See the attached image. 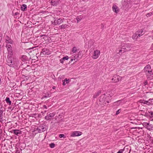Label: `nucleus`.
Here are the masks:
<instances>
[{"label": "nucleus", "mask_w": 153, "mask_h": 153, "mask_svg": "<svg viewBox=\"0 0 153 153\" xmlns=\"http://www.w3.org/2000/svg\"><path fill=\"white\" fill-rule=\"evenodd\" d=\"M121 49L119 50L118 53L119 54L128 52L131 50V47L130 44L127 43H122L121 45Z\"/></svg>", "instance_id": "1"}, {"label": "nucleus", "mask_w": 153, "mask_h": 153, "mask_svg": "<svg viewBox=\"0 0 153 153\" xmlns=\"http://www.w3.org/2000/svg\"><path fill=\"white\" fill-rule=\"evenodd\" d=\"M64 19L54 18L51 21L52 25H60L63 22Z\"/></svg>", "instance_id": "2"}, {"label": "nucleus", "mask_w": 153, "mask_h": 153, "mask_svg": "<svg viewBox=\"0 0 153 153\" xmlns=\"http://www.w3.org/2000/svg\"><path fill=\"white\" fill-rule=\"evenodd\" d=\"M12 55H8L7 56V62L9 64H8L9 66H11V64L13 63V64L14 63V62L16 60V59L14 57H12Z\"/></svg>", "instance_id": "3"}, {"label": "nucleus", "mask_w": 153, "mask_h": 153, "mask_svg": "<svg viewBox=\"0 0 153 153\" xmlns=\"http://www.w3.org/2000/svg\"><path fill=\"white\" fill-rule=\"evenodd\" d=\"M46 129L45 126H40L37 128H35L34 131H36L38 133H41L45 131Z\"/></svg>", "instance_id": "4"}, {"label": "nucleus", "mask_w": 153, "mask_h": 153, "mask_svg": "<svg viewBox=\"0 0 153 153\" xmlns=\"http://www.w3.org/2000/svg\"><path fill=\"white\" fill-rule=\"evenodd\" d=\"M123 5L124 7V8L125 9H128L131 6L130 0H123Z\"/></svg>", "instance_id": "5"}, {"label": "nucleus", "mask_w": 153, "mask_h": 153, "mask_svg": "<svg viewBox=\"0 0 153 153\" xmlns=\"http://www.w3.org/2000/svg\"><path fill=\"white\" fill-rule=\"evenodd\" d=\"M143 126L149 131L153 130V125L149 123L144 122L143 123Z\"/></svg>", "instance_id": "6"}, {"label": "nucleus", "mask_w": 153, "mask_h": 153, "mask_svg": "<svg viewBox=\"0 0 153 153\" xmlns=\"http://www.w3.org/2000/svg\"><path fill=\"white\" fill-rule=\"evenodd\" d=\"M55 114V113L53 112L50 113H47V115L45 117V119L47 120H51L53 119Z\"/></svg>", "instance_id": "7"}, {"label": "nucleus", "mask_w": 153, "mask_h": 153, "mask_svg": "<svg viewBox=\"0 0 153 153\" xmlns=\"http://www.w3.org/2000/svg\"><path fill=\"white\" fill-rule=\"evenodd\" d=\"M100 51L99 50L94 51L92 56V58L94 59H97L100 55Z\"/></svg>", "instance_id": "8"}, {"label": "nucleus", "mask_w": 153, "mask_h": 153, "mask_svg": "<svg viewBox=\"0 0 153 153\" xmlns=\"http://www.w3.org/2000/svg\"><path fill=\"white\" fill-rule=\"evenodd\" d=\"M79 55L78 54L76 55H73L71 57V59L69 62V63H71L73 61H75V62L79 60Z\"/></svg>", "instance_id": "9"}, {"label": "nucleus", "mask_w": 153, "mask_h": 153, "mask_svg": "<svg viewBox=\"0 0 153 153\" xmlns=\"http://www.w3.org/2000/svg\"><path fill=\"white\" fill-rule=\"evenodd\" d=\"M151 68H144V70L146 71V74L147 76L149 75L151 76L153 75V71L151 69Z\"/></svg>", "instance_id": "10"}, {"label": "nucleus", "mask_w": 153, "mask_h": 153, "mask_svg": "<svg viewBox=\"0 0 153 153\" xmlns=\"http://www.w3.org/2000/svg\"><path fill=\"white\" fill-rule=\"evenodd\" d=\"M82 134V133L79 131H74L72 132L71 135V137H75L79 136L81 135Z\"/></svg>", "instance_id": "11"}, {"label": "nucleus", "mask_w": 153, "mask_h": 153, "mask_svg": "<svg viewBox=\"0 0 153 153\" xmlns=\"http://www.w3.org/2000/svg\"><path fill=\"white\" fill-rule=\"evenodd\" d=\"M6 47L8 51V55H12L13 50L10 44H7L6 45Z\"/></svg>", "instance_id": "12"}, {"label": "nucleus", "mask_w": 153, "mask_h": 153, "mask_svg": "<svg viewBox=\"0 0 153 153\" xmlns=\"http://www.w3.org/2000/svg\"><path fill=\"white\" fill-rule=\"evenodd\" d=\"M120 76L117 75H115L113 76V77L111 79L112 82H118L120 79Z\"/></svg>", "instance_id": "13"}, {"label": "nucleus", "mask_w": 153, "mask_h": 153, "mask_svg": "<svg viewBox=\"0 0 153 153\" xmlns=\"http://www.w3.org/2000/svg\"><path fill=\"white\" fill-rule=\"evenodd\" d=\"M51 54L50 52L46 48H43L42 49V51L41 52V54L46 55H48Z\"/></svg>", "instance_id": "14"}, {"label": "nucleus", "mask_w": 153, "mask_h": 153, "mask_svg": "<svg viewBox=\"0 0 153 153\" xmlns=\"http://www.w3.org/2000/svg\"><path fill=\"white\" fill-rule=\"evenodd\" d=\"M11 133H13L15 134L18 135L22 134V131L19 129H13L11 131Z\"/></svg>", "instance_id": "15"}, {"label": "nucleus", "mask_w": 153, "mask_h": 153, "mask_svg": "<svg viewBox=\"0 0 153 153\" xmlns=\"http://www.w3.org/2000/svg\"><path fill=\"white\" fill-rule=\"evenodd\" d=\"M4 39L5 42L7 43L12 44L13 43V41L7 36H5Z\"/></svg>", "instance_id": "16"}, {"label": "nucleus", "mask_w": 153, "mask_h": 153, "mask_svg": "<svg viewBox=\"0 0 153 153\" xmlns=\"http://www.w3.org/2000/svg\"><path fill=\"white\" fill-rule=\"evenodd\" d=\"M112 9L113 11L116 13H118L119 11L118 7L115 4L113 5Z\"/></svg>", "instance_id": "17"}, {"label": "nucleus", "mask_w": 153, "mask_h": 153, "mask_svg": "<svg viewBox=\"0 0 153 153\" xmlns=\"http://www.w3.org/2000/svg\"><path fill=\"white\" fill-rule=\"evenodd\" d=\"M137 35H138L139 37H140L141 36L143 35L145 32L142 30H140L137 32Z\"/></svg>", "instance_id": "18"}, {"label": "nucleus", "mask_w": 153, "mask_h": 153, "mask_svg": "<svg viewBox=\"0 0 153 153\" xmlns=\"http://www.w3.org/2000/svg\"><path fill=\"white\" fill-rule=\"evenodd\" d=\"M68 25L66 24H63L60 25L59 27V28L61 30H64L68 27Z\"/></svg>", "instance_id": "19"}, {"label": "nucleus", "mask_w": 153, "mask_h": 153, "mask_svg": "<svg viewBox=\"0 0 153 153\" xmlns=\"http://www.w3.org/2000/svg\"><path fill=\"white\" fill-rule=\"evenodd\" d=\"M68 56H65L63 57L62 58L60 59V62L62 63H63L65 60H68Z\"/></svg>", "instance_id": "20"}, {"label": "nucleus", "mask_w": 153, "mask_h": 153, "mask_svg": "<svg viewBox=\"0 0 153 153\" xmlns=\"http://www.w3.org/2000/svg\"><path fill=\"white\" fill-rule=\"evenodd\" d=\"M21 60L23 62H25L27 61V58L25 55H23L21 58Z\"/></svg>", "instance_id": "21"}, {"label": "nucleus", "mask_w": 153, "mask_h": 153, "mask_svg": "<svg viewBox=\"0 0 153 153\" xmlns=\"http://www.w3.org/2000/svg\"><path fill=\"white\" fill-rule=\"evenodd\" d=\"M101 93V90H99L97 93H96L93 96L94 98H97Z\"/></svg>", "instance_id": "22"}, {"label": "nucleus", "mask_w": 153, "mask_h": 153, "mask_svg": "<svg viewBox=\"0 0 153 153\" xmlns=\"http://www.w3.org/2000/svg\"><path fill=\"white\" fill-rule=\"evenodd\" d=\"M58 0H52L51 2L52 3V4L54 6L57 4L58 3Z\"/></svg>", "instance_id": "23"}, {"label": "nucleus", "mask_w": 153, "mask_h": 153, "mask_svg": "<svg viewBox=\"0 0 153 153\" xmlns=\"http://www.w3.org/2000/svg\"><path fill=\"white\" fill-rule=\"evenodd\" d=\"M78 50L75 47H74L73 48L71 51V54L74 53H75L77 51H78Z\"/></svg>", "instance_id": "24"}, {"label": "nucleus", "mask_w": 153, "mask_h": 153, "mask_svg": "<svg viewBox=\"0 0 153 153\" xmlns=\"http://www.w3.org/2000/svg\"><path fill=\"white\" fill-rule=\"evenodd\" d=\"M21 10L22 11H24L27 9V5L25 4H22L21 7Z\"/></svg>", "instance_id": "25"}, {"label": "nucleus", "mask_w": 153, "mask_h": 153, "mask_svg": "<svg viewBox=\"0 0 153 153\" xmlns=\"http://www.w3.org/2000/svg\"><path fill=\"white\" fill-rule=\"evenodd\" d=\"M140 102L143 104H146L147 105L150 104V102L148 101H144L143 100H140Z\"/></svg>", "instance_id": "26"}, {"label": "nucleus", "mask_w": 153, "mask_h": 153, "mask_svg": "<svg viewBox=\"0 0 153 153\" xmlns=\"http://www.w3.org/2000/svg\"><path fill=\"white\" fill-rule=\"evenodd\" d=\"M138 36L137 35V32L135 33L132 36L133 39H137L138 38Z\"/></svg>", "instance_id": "27"}, {"label": "nucleus", "mask_w": 153, "mask_h": 153, "mask_svg": "<svg viewBox=\"0 0 153 153\" xmlns=\"http://www.w3.org/2000/svg\"><path fill=\"white\" fill-rule=\"evenodd\" d=\"M6 102L9 104V105H10L11 103V102L10 100V98L9 97H6L5 99Z\"/></svg>", "instance_id": "28"}, {"label": "nucleus", "mask_w": 153, "mask_h": 153, "mask_svg": "<svg viewBox=\"0 0 153 153\" xmlns=\"http://www.w3.org/2000/svg\"><path fill=\"white\" fill-rule=\"evenodd\" d=\"M121 100H119L117 101L116 102H114V104L115 105L117 106L119 105L120 103H121Z\"/></svg>", "instance_id": "29"}, {"label": "nucleus", "mask_w": 153, "mask_h": 153, "mask_svg": "<svg viewBox=\"0 0 153 153\" xmlns=\"http://www.w3.org/2000/svg\"><path fill=\"white\" fill-rule=\"evenodd\" d=\"M105 95H102L100 97V101H103L105 99Z\"/></svg>", "instance_id": "30"}, {"label": "nucleus", "mask_w": 153, "mask_h": 153, "mask_svg": "<svg viewBox=\"0 0 153 153\" xmlns=\"http://www.w3.org/2000/svg\"><path fill=\"white\" fill-rule=\"evenodd\" d=\"M69 79H67V78L65 79L64 80L62 81V82H63L62 85H65L66 84V83H65V82L67 81H69Z\"/></svg>", "instance_id": "31"}, {"label": "nucleus", "mask_w": 153, "mask_h": 153, "mask_svg": "<svg viewBox=\"0 0 153 153\" xmlns=\"http://www.w3.org/2000/svg\"><path fill=\"white\" fill-rule=\"evenodd\" d=\"M21 66H25V67H28L29 65L27 64V63L24 62V63H22Z\"/></svg>", "instance_id": "32"}, {"label": "nucleus", "mask_w": 153, "mask_h": 153, "mask_svg": "<svg viewBox=\"0 0 153 153\" xmlns=\"http://www.w3.org/2000/svg\"><path fill=\"white\" fill-rule=\"evenodd\" d=\"M55 146V145L53 143H51L50 144V146L51 148H54Z\"/></svg>", "instance_id": "33"}, {"label": "nucleus", "mask_w": 153, "mask_h": 153, "mask_svg": "<svg viewBox=\"0 0 153 153\" xmlns=\"http://www.w3.org/2000/svg\"><path fill=\"white\" fill-rule=\"evenodd\" d=\"M59 137L60 138L63 137L64 138H65L66 137L64 135V134H60L59 135Z\"/></svg>", "instance_id": "34"}, {"label": "nucleus", "mask_w": 153, "mask_h": 153, "mask_svg": "<svg viewBox=\"0 0 153 153\" xmlns=\"http://www.w3.org/2000/svg\"><path fill=\"white\" fill-rule=\"evenodd\" d=\"M64 77H65L64 75H60L59 77V79H60V80H61L62 79H64Z\"/></svg>", "instance_id": "35"}, {"label": "nucleus", "mask_w": 153, "mask_h": 153, "mask_svg": "<svg viewBox=\"0 0 153 153\" xmlns=\"http://www.w3.org/2000/svg\"><path fill=\"white\" fill-rule=\"evenodd\" d=\"M3 121V115L0 116V122L1 123H2Z\"/></svg>", "instance_id": "36"}, {"label": "nucleus", "mask_w": 153, "mask_h": 153, "mask_svg": "<svg viewBox=\"0 0 153 153\" xmlns=\"http://www.w3.org/2000/svg\"><path fill=\"white\" fill-rule=\"evenodd\" d=\"M152 13H147V14H146V16L147 17H150V16H152Z\"/></svg>", "instance_id": "37"}, {"label": "nucleus", "mask_w": 153, "mask_h": 153, "mask_svg": "<svg viewBox=\"0 0 153 153\" xmlns=\"http://www.w3.org/2000/svg\"><path fill=\"white\" fill-rule=\"evenodd\" d=\"M124 151L123 149H121L117 153H122Z\"/></svg>", "instance_id": "38"}, {"label": "nucleus", "mask_w": 153, "mask_h": 153, "mask_svg": "<svg viewBox=\"0 0 153 153\" xmlns=\"http://www.w3.org/2000/svg\"><path fill=\"white\" fill-rule=\"evenodd\" d=\"M76 19L77 20V22L78 23L79 21L81 20L82 18H80L79 17H77L76 18Z\"/></svg>", "instance_id": "39"}, {"label": "nucleus", "mask_w": 153, "mask_h": 153, "mask_svg": "<svg viewBox=\"0 0 153 153\" xmlns=\"http://www.w3.org/2000/svg\"><path fill=\"white\" fill-rule=\"evenodd\" d=\"M3 115V111L0 108V116Z\"/></svg>", "instance_id": "40"}, {"label": "nucleus", "mask_w": 153, "mask_h": 153, "mask_svg": "<svg viewBox=\"0 0 153 153\" xmlns=\"http://www.w3.org/2000/svg\"><path fill=\"white\" fill-rule=\"evenodd\" d=\"M120 109H119L117 111V112H116V114H118L120 112Z\"/></svg>", "instance_id": "41"}, {"label": "nucleus", "mask_w": 153, "mask_h": 153, "mask_svg": "<svg viewBox=\"0 0 153 153\" xmlns=\"http://www.w3.org/2000/svg\"><path fill=\"white\" fill-rule=\"evenodd\" d=\"M15 153H20V151L18 150H16Z\"/></svg>", "instance_id": "42"}, {"label": "nucleus", "mask_w": 153, "mask_h": 153, "mask_svg": "<svg viewBox=\"0 0 153 153\" xmlns=\"http://www.w3.org/2000/svg\"><path fill=\"white\" fill-rule=\"evenodd\" d=\"M43 107H44L46 109H47V106H46L45 105H43Z\"/></svg>", "instance_id": "43"}, {"label": "nucleus", "mask_w": 153, "mask_h": 153, "mask_svg": "<svg viewBox=\"0 0 153 153\" xmlns=\"http://www.w3.org/2000/svg\"><path fill=\"white\" fill-rule=\"evenodd\" d=\"M151 114L152 116L153 117V112H151Z\"/></svg>", "instance_id": "44"}, {"label": "nucleus", "mask_w": 153, "mask_h": 153, "mask_svg": "<svg viewBox=\"0 0 153 153\" xmlns=\"http://www.w3.org/2000/svg\"><path fill=\"white\" fill-rule=\"evenodd\" d=\"M144 84L145 85H147V81H145L144 83Z\"/></svg>", "instance_id": "45"}, {"label": "nucleus", "mask_w": 153, "mask_h": 153, "mask_svg": "<svg viewBox=\"0 0 153 153\" xmlns=\"http://www.w3.org/2000/svg\"><path fill=\"white\" fill-rule=\"evenodd\" d=\"M145 67H150V65H148L146 66Z\"/></svg>", "instance_id": "46"}, {"label": "nucleus", "mask_w": 153, "mask_h": 153, "mask_svg": "<svg viewBox=\"0 0 153 153\" xmlns=\"http://www.w3.org/2000/svg\"><path fill=\"white\" fill-rule=\"evenodd\" d=\"M53 88V89H55V88H56V87H55V86H53V88Z\"/></svg>", "instance_id": "47"}, {"label": "nucleus", "mask_w": 153, "mask_h": 153, "mask_svg": "<svg viewBox=\"0 0 153 153\" xmlns=\"http://www.w3.org/2000/svg\"><path fill=\"white\" fill-rule=\"evenodd\" d=\"M66 83L67 84L69 82L68 81H66Z\"/></svg>", "instance_id": "48"}, {"label": "nucleus", "mask_w": 153, "mask_h": 153, "mask_svg": "<svg viewBox=\"0 0 153 153\" xmlns=\"http://www.w3.org/2000/svg\"><path fill=\"white\" fill-rule=\"evenodd\" d=\"M92 153H97L96 152H93Z\"/></svg>", "instance_id": "49"}, {"label": "nucleus", "mask_w": 153, "mask_h": 153, "mask_svg": "<svg viewBox=\"0 0 153 153\" xmlns=\"http://www.w3.org/2000/svg\"><path fill=\"white\" fill-rule=\"evenodd\" d=\"M45 97H47L46 96H45Z\"/></svg>", "instance_id": "50"}, {"label": "nucleus", "mask_w": 153, "mask_h": 153, "mask_svg": "<svg viewBox=\"0 0 153 153\" xmlns=\"http://www.w3.org/2000/svg\"><path fill=\"white\" fill-rule=\"evenodd\" d=\"M46 112V111H45V112Z\"/></svg>", "instance_id": "51"}, {"label": "nucleus", "mask_w": 153, "mask_h": 153, "mask_svg": "<svg viewBox=\"0 0 153 153\" xmlns=\"http://www.w3.org/2000/svg\"><path fill=\"white\" fill-rule=\"evenodd\" d=\"M1 81V79L0 78V81Z\"/></svg>", "instance_id": "52"}]
</instances>
